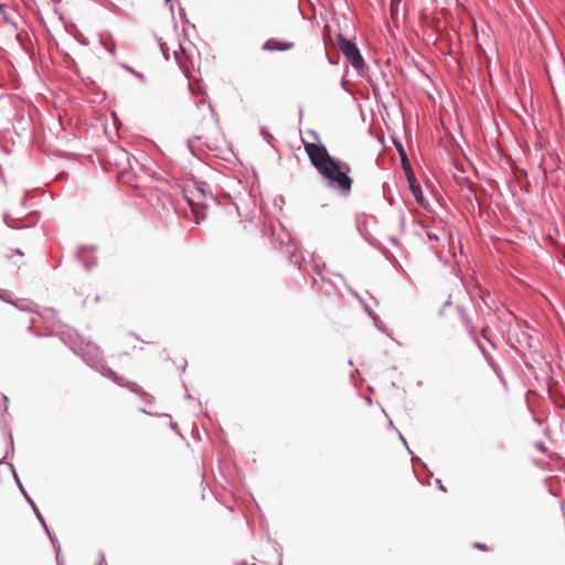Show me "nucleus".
Here are the masks:
<instances>
[{"mask_svg":"<svg viewBox=\"0 0 565 565\" xmlns=\"http://www.w3.org/2000/svg\"><path fill=\"white\" fill-rule=\"evenodd\" d=\"M303 147L311 164L328 181L329 185L343 194H349L353 184V180L349 175L351 167L347 162L331 157L323 145L303 141Z\"/></svg>","mask_w":565,"mask_h":565,"instance_id":"1","label":"nucleus"},{"mask_svg":"<svg viewBox=\"0 0 565 565\" xmlns=\"http://www.w3.org/2000/svg\"><path fill=\"white\" fill-rule=\"evenodd\" d=\"M337 44L348 61L354 66L360 67L363 64V58L356 45L350 40L345 39L342 34L337 38Z\"/></svg>","mask_w":565,"mask_h":565,"instance_id":"2","label":"nucleus"},{"mask_svg":"<svg viewBox=\"0 0 565 565\" xmlns=\"http://www.w3.org/2000/svg\"><path fill=\"white\" fill-rule=\"evenodd\" d=\"M190 193L191 195L188 196V202L192 207V212L195 216V222L200 223L205 217V215L200 211V207L207 206V195L202 185L196 186L194 191H191Z\"/></svg>","mask_w":565,"mask_h":565,"instance_id":"3","label":"nucleus"},{"mask_svg":"<svg viewBox=\"0 0 565 565\" xmlns=\"http://www.w3.org/2000/svg\"><path fill=\"white\" fill-rule=\"evenodd\" d=\"M292 42L279 41L277 39H269L263 44L265 51H288L294 47Z\"/></svg>","mask_w":565,"mask_h":565,"instance_id":"4","label":"nucleus"},{"mask_svg":"<svg viewBox=\"0 0 565 565\" xmlns=\"http://www.w3.org/2000/svg\"><path fill=\"white\" fill-rule=\"evenodd\" d=\"M175 57L179 62V65L184 70L186 75L190 74V66H193L192 58L186 54V49L181 45L180 53H175Z\"/></svg>","mask_w":565,"mask_h":565,"instance_id":"5","label":"nucleus"},{"mask_svg":"<svg viewBox=\"0 0 565 565\" xmlns=\"http://www.w3.org/2000/svg\"><path fill=\"white\" fill-rule=\"evenodd\" d=\"M118 173H119V178L122 182H125L134 188L140 186V183L137 181L136 175L132 174L131 172H129L128 170H126L125 167H122Z\"/></svg>","mask_w":565,"mask_h":565,"instance_id":"6","label":"nucleus"},{"mask_svg":"<svg viewBox=\"0 0 565 565\" xmlns=\"http://www.w3.org/2000/svg\"><path fill=\"white\" fill-rule=\"evenodd\" d=\"M409 188L412 190V193L416 198L417 202L420 203L423 200L422 189H420L419 184L416 183L415 179H409Z\"/></svg>","mask_w":565,"mask_h":565,"instance_id":"7","label":"nucleus"},{"mask_svg":"<svg viewBox=\"0 0 565 565\" xmlns=\"http://www.w3.org/2000/svg\"><path fill=\"white\" fill-rule=\"evenodd\" d=\"M0 13L3 17V20H4L6 23H11L12 22V17L7 13L6 6L1 4V3H0Z\"/></svg>","mask_w":565,"mask_h":565,"instance_id":"8","label":"nucleus"},{"mask_svg":"<svg viewBox=\"0 0 565 565\" xmlns=\"http://www.w3.org/2000/svg\"><path fill=\"white\" fill-rule=\"evenodd\" d=\"M118 157L121 162H126L128 166H130L129 154L125 150H120Z\"/></svg>","mask_w":565,"mask_h":565,"instance_id":"9","label":"nucleus"},{"mask_svg":"<svg viewBox=\"0 0 565 565\" xmlns=\"http://www.w3.org/2000/svg\"><path fill=\"white\" fill-rule=\"evenodd\" d=\"M398 151H399V154H401V157H402L403 164H408V160H407V157H406V154H405L404 150H403V149H399Z\"/></svg>","mask_w":565,"mask_h":565,"instance_id":"10","label":"nucleus"},{"mask_svg":"<svg viewBox=\"0 0 565 565\" xmlns=\"http://www.w3.org/2000/svg\"><path fill=\"white\" fill-rule=\"evenodd\" d=\"M475 547L482 551H488V547L484 544L476 543Z\"/></svg>","mask_w":565,"mask_h":565,"instance_id":"11","label":"nucleus"},{"mask_svg":"<svg viewBox=\"0 0 565 565\" xmlns=\"http://www.w3.org/2000/svg\"><path fill=\"white\" fill-rule=\"evenodd\" d=\"M391 10H392V15H394L395 11H396V6L394 3H392Z\"/></svg>","mask_w":565,"mask_h":565,"instance_id":"12","label":"nucleus"},{"mask_svg":"<svg viewBox=\"0 0 565 565\" xmlns=\"http://www.w3.org/2000/svg\"><path fill=\"white\" fill-rule=\"evenodd\" d=\"M401 0H392V3H394L396 6L397 2H399Z\"/></svg>","mask_w":565,"mask_h":565,"instance_id":"13","label":"nucleus"}]
</instances>
